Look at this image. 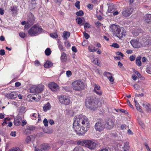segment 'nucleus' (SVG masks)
<instances>
[{"mask_svg": "<svg viewBox=\"0 0 151 151\" xmlns=\"http://www.w3.org/2000/svg\"><path fill=\"white\" fill-rule=\"evenodd\" d=\"M90 127V121L87 117L83 115L75 116L73 128L77 134L79 135L84 134Z\"/></svg>", "mask_w": 151, "mask_h": 151, "instance_id": "obj_1", "label": "nucleus"}, {"mask_svg": "<svg viewBox=\"0 0 151 151\" xmlns=\"http://www.w3.org/2000/svg\"><path fill=\"white\" fill-rule=\"evenodd\" d=\"M85 104L87 108L91 110H95L98 107L97 99L93 96L88 97Z\"/></svg>", "mask_w": 151, "mask_h": 151, "instance_id": "obj_2", "label": "nucleus"}, {"mask_svg": "<svg viewBox=\"0 0 151 151\" xmlns=\"http://www.w3.org/2000/svg\"><path fill=\"white\" fill-rule=\"evenodd\" d=\"M72 87L76 91H80L83 90L85 88V84L81 80H76L72 83Z\"/></svg>", "mask_w": 151, "mask_h": 151, "instance_id": "obj_3", "label": "nucleus"}, {"mask_svg": "<svg viewBox=\"0 0 151 151\" xmlns=\"http://www.w3.org/2000/svg\"><path fill=\"white\" fill-rule=\"evenodd\" d=\"M42 29L37 24L34 25L29 30V34L31 36L38 35L42 32Z\"/></svg>", "mask_w": 151, "mask_h": 151, "instance_id": "obj_4", "label": "nucleus"}, {"mask_svg": "<svg viewBox=\"0 0 151 151\" xmlns=\"http://www.w3.org/2000/svg\"><path fill=\"white\" fill-rule=\"evenodd\" d=\"M78 145L85 146L90 149H94L96 147V143L90 140H84L78 141Z\"/></svg>", "mask_w": 151, "mask_h": 151, "instance_id": "obj_5", "label": "nucleus"}, {"mask_svg": "<svg viewBox=\"0 0 151 151\" xmlns=\"http://www.w3.org/2000/svg\"><path fill=\"white\" fill-rule=\"evenodd\" d=\"M109 30L115 36L118 37L121 35V29L119 26L114 24H112L110 27Z\"/></svg>", "mask_w": 151, "mask_h": 151, "instance_id": "obj_6", "label": "nucleus"}, {"mask_svg": "<svg viewBox=\"0 0 151 151\" xmlns=\"http://www.w3.org/2000/svg\"><path fill=\"white\" fill-rule=\"evenodd\" d=\"M114 122L115 120L114 119L109 118L105 121V127L108 129H111L114 125Z\"/></svg>", "mask_w": 151, "mask_h": 151, "instance_id": "obj_7", "label": "nucleus"}, {"mask_svg": "<svg viewBox=\"0 0 151 151\" xmlns=\"http://www.w3.org/2000/svg\"><path fill=\"white\" fill-rule=\"evenodd\" d=\"M142 45L144 46H148L151 44V37L147 35L143 37L141 40Z\"/></svg>", "mask_w": 151, "mask_h": 151, "instance_id": "obj_8", "label": "nucleus"}, {"mask_svg": "<svg viewBox=\"0 0 151 151\" xmlns=\"http://www.w3.org/2000/svg\"><path fill=\"white\" fill-rule=\"evenodd\" d=\"M59 99L60 103L65 105H69L70 102L69 97L67 96H61L59 97Z\"/></svg>", "mask_w": 151, "mask_h": 151, "instance_id": "obj_9", "label": "nucleus"}, {"mask_svg": "<svg viewBox=\"0 0 151 151\" xmlns=\"http://www.w3.org/2000/svg\"><path fill=\"white\" fill-rule=\"evenodd\" d=\"M43 86L38 85L31 87L30 89V92L32 93H40L43 89Z\"/></svg>", "mask_w": 151, "mask_h": 151, "instance_id": "obj_10", "label": "nucleus"}, {"mask_svg": "<svg viewBox=\"0 0 151 151\" xmlns=\"http://www.w3.org/2000/svg\"><path fill=\"white\" fill-rule=\"evenodd\" d=\"M105 125L102 121L98 122L95 124V128L96 131L100 132L102 131L104 128Z\"/></svg>", "mask_w": 151, "mask_h": 151, "instance_id": "obj_11", "label": "nucleus"}, {"mask_svg": "<svg viewBox=\"0 0 151 151\" xmlns=\"http://www.w3.org/2000/svg\"><path fill=\"white\" fill-rule=\"evenodd\" d=\"M27 22L30 25H32L35 22V19L34 15L31 12L29 13L28 14Z\"/></svg>", "mask_w": 151, "mask_h": 151, "instance_id": "obj_12", "label": "nucleus"}, {"mask_svg": "<svg viewBox=\"0 0 151 151\" xmlns=\"http://www.w3.org/2000/svg\"><path fill=\"white\" fill-rule=\"evenodd\" d=\"M130 43L134 48H138L140 47L142 45L141 42H140L138 40L134 39L131 40Z\"/></svg>", "mask_w": 151, "mask_h": 151, "instance_id": "obj_13", "label": "nucleus"}, {"mask_svg": "<svg viewBox=\"0 0 151 151\" xmlns=\"http://www.w3.org/2000/svg\"><path fill=\"white\" fill-rule=\"evenodd\" d=\"M49 87L52 91L54 92L57 91L59 88V86L57 84L53 82L50 83Z\"/></svg>", "mask_w": 151, "mask_h": 151, "instance_id": "obj_14", "label": "nucleus"}, {"mask_svg": "<svg viewBox=\"0 0 151 151\" xmlns=\"http://www.w3.org/2000/svg\"><path fill=\"white\" fill-rule=\"evenodd\" d=\"M133 9L132 8H127L123 9L122 12V15L124 16H129L132 13Z\"/></svg>", "mask_w": 151, "mask_h": 151, "instance_id": "obj_15", "label": "nucleus"}, {"mask_svg": "<svg viewBox=\"0 0 151 151\" xmlns=\"http://www.w3.org/2000/svg\"><path fill=\"white\" fill-rule=\"evenodd\" d=\"M6 96L8 99H15L17 97V94L16 92H12L10 93H7Z\"/></svg>", "mask_w": 151, "mask_h": 151, "instance_id": "obj_16", "label": "nucleus"}, {"mask_svg": "<svg viewBox=\"0 0 151 151\" xmlns=\"http://www.w3.org/2000/svg\"><path fill=\"white\" fill-rule=\"evenodd\" d=\"M143 106L145 109L147 111H151V105L149 104L146 102H144L142 104Z\"/></svg>", "mask_w": 151, "mask_h": 151, "instance_id": "obj_17", "label": "nucleus"}, {"mask_svg": "<svg viewBox=\"0 0 151 151\" xmlns=\"http://www.w3.org/2000/svg\"><path fill=\"white\" fill-rule=\"evenodd\" d=\"M70 33L68 32L65 31L63 34L62 37L64 40H66L70 37Z\"/></svg>", "mask_w": 151, "mask_h": 151, "instance_id": "obj_18", "label": "nucleus"}, {"mask_svg": "<svg viewBox=\"0 0 151 151\" xmlns=\"http://www.w3.org/2000/svg\"><path fill=\"white\" fill-rule=\"evenodd\" d=\"M21 121L22 119L21 117H17V119H14V124L16 126H19L20 124Z\"/></svg>", "mask_w": 151, "mask_h": 151, "instance_id": "obj_19", "label": "nucleus"}, {"mask_svg": "<svg viewBox=\"0 0 151 151\" xmlns=\"http://www.w3.org/2000/svg\"><path fill=\"white\" fill-rule=\"evenodd\" d=\"M145 22L149 23L151 22V14H147L145 16Z\"/></svg>", "mask_w": 151, "mask_h": 151, "instance_id": "obj_20", "label": "nucleus"}, {"mask_svg": "<svg viewBox=\"0 0 151 151\" xmlns=\"http://www.w3.org/2000/svg\"><path fill=\"white\" fill-rule=\"evenodd\" d=\"M115 10L114 6L113 5H110L108 7V11L110 13H113Z\"/></svg>", "mask_w": 151, "mask_h": 151, "instance_id": "obj_21", "label": "nucleus"}, {"mask_svg": "<svg viewBox=\"0 0 151 151\" xmlns=\"http://www.w3.org/2000/svg\"><path fill=\"white\" fill-rule=\"evenodd\" d=\"M88 49L91 52H95L97 50L96 48L95 47L91 45L88 46Z\"/></svg>", "mask_w": 151, "mask_h": 151, "instance_id": "obj_22", "label": "nucleus"}, {"mask_svg": "<svg viewBox=\"0 0 151 151\" xmlns=\"http://www.w3.org/2000/svg\"><path fill=\"white\" fill-rule=\"evenodd\" d=\"M66 54L65 52H63L61 56V60L62 62H65L66 59Z\"/></svg>", "mask_w": 151, "mask_h": 151, "instance_id": "obj_23", "label": "nucleus"}, {"mask_svg": "<svg viewBox=\"0 0 151 151\" xmlns=\"http://www.w3.org/2000/svg\"><path fill=\"white\" fill-rule=\"evenodd\" d=\"M76 21L79 24V25H83V24L82 23L83 20L80 17L77 18L76 19Z\"/></svg>", "mask_w": 151, "mask_h": 151, "instance_id": "obj_24", "label": "nucleus"}, {"mask_svg": "<svg viewBox=\"0 0 151 151\" xmlns=\"http://www.w3.org/2000/svg\"><path fill=\"white\" fill-rule=\"evenodd\" d=\"M141 58V57H138L136 60V64L139 66H140L141 65V62L140 61Z\"/></svg>", "mask_w": 151, "mask_h": 151, "instance_id": "obj_25", "label": "nucleus"}, {"mask_svg": "<svg viewBox=\"0 0 151 151\" xmlns=\"http://www.w3.org/2000/svg\"><path fill=\"white\" fill-rule=\"evenodd\" d=\"M27 132H29V131H32L35 130V127L31 126H28L27 127Z\"/></svg>", "mask_w": 151, "mask_h": 151, "instance_id": "obj_26", "label": "nucleus"}, {"mask_svg": "<svg viewBox=\"0 0 151 151\" xmlns=\"http://www.w3.org/2000/svg\"><path fill=\"white\" fill-rule=\"evenodd\" d=\"M50 35L51 37L53 38H57L58 37V35L56 32L51 33L50 34Z\"/></svg>", "mask_w": 151, "mask_h": 151, "instance_id": "obj_27", "label": "nucleus"}, {"mask_svg": "<svg viewBox=\"0 0 151 151\" xmlns=\"http://www.w3.org/2000/svg\"><path fill=\"white\" fill-rule=\"evenodd\" d=\"M41 148L44 150L46 151L47 149V144H42L41 146Z\"/></svg>", "mask_w": 151, "mask_h": 151, "instance_id": "obj_28", "label": "nucleus"}, {"mask_svg": "<svg viewBox=\"0 0 151 151\" xmlns=\"http://www.w3.org/2000/svg\"><path fill=\"white\" fill-rule=\"evenodd\" d=\"M93 91L99 96H100L102 94V92L100 89L98 90H95V91Z\"/></svg>", "mask_w": 151, "mask_h": 151, "instance_id": "obj_29", "label": "nucleus"}, {"mask_svg": "<svg viewBox=\"0 0 151 151\" xmlns=\"http://www.w3.org/2000/svg\"><path fill=\"white\" fill-rule=\"evenodd\" d=\"M123 149L129 150V146L128 142H126L125 144V145L124 147H123Z\"/></svg>", "mask_w": 151, "mask_h": 151, "instance_id": "obj_30", "label": "nucleus"}, {"mask_svg": "<svg viewBox=\"0 0 151 151\" xmlns=\"http://www.w3.org/2000/svg\"><path fill=\"white\" fill-rule=\"evenodd\" d=\"M9 151H22V150L18 147H13L12 149L9 150Z\"/></svg>", "mask_w": 151, "mask_h": 151, "instance_id": "obj_31", "label": "nucleus"}, {"mask_svg": "<svg viewBox=\"0 0 151 151\" xmlns=\"http://www.w3.org/2000/svg\"><path fill=\"white\" fill-rule=\"evenodd\" d=\"M104 75L108 78L110 76L112 75V74L111 73L105 71L104 73Z\"/></svg>", "mask_w": 151, "mask_h": 151, "instance_id": "obj_32", "label": "nucleus"}, {"mask_svg": "<svg viewBox=\"0 0 151 151\" xmlns=\"http://www.w3.org/2000/svg\"><path fill=\"white\" fill-rule=\"evenodd\" d=\"M76 14L78 16H82L83 14V12L82 10H80L76 12Z\"/></svg>", "mask_w": 151, "mask_h": 151, "instance_id": "obj_33", "label": "nucleus"}, {"mask_svg": "<svg viewBox=\"0 0 151 151\" xmlns=\"http://www.w3.org/2000/svg\"><path fill=\"white\" fill-rule=\"evenodd\" d=\"M82 148L79 147H76L73 150V151H81Z\"/></svg>", "mask_w": 151, "mask_h": 151, "instance_id": "obj_34", "label": "nucleus"}, {"mask_svg": "<svg viewBox=\"0 0 151 151\" xmlns=\"http://www.w3.org/2000/svg\"><path fill=\"white\" fill-rule=\"evenodd\" d=\"M94 89L93 91H95V90H98L100 89V87L99 85H97L96 84L94 85Z\"/></svg>", "mask_w": 151, "mask_h": 151, "instance_id": "obj_35", "label": "nucleus"}, {"mask_svg": "<svg viewBox=\"0 0 151 151\" xmlns=\"http://www.w3.org/2000/svg\"><path fill=\"white\" fill-rule=\"evenodd\" d=\"M80 2L79 1H77L75 4V6L78 9H80Z\"/></svg>", "mask_w": 151, "mask_h": 151, "instance_id": "obj_36", "label": "nucleus"}, {"mask_svg": "<svg viewBox=\"0 0 151 151\" xmlns=\"http://www.w3.org/2000/svg\"><path fill=\"white\" fill-rule=\"evenodd\" d=\"M53 65V63L50 61L48 60V68H51Z\"/></svg>", "mask_w": 151, "mask_h": 151, "instance_id": "obj_37", "label": "nucleus"}, {"mask_svg": "<svg viewBox=\"0 0 151 151\" xmlns=\"http://www.w3.org/2000/svg\"><path fill=\"white\" fill-rule=\"evenodd\" d=\"M19 35L20 37L23 38L25 37L26 36V35L23 32H20Z\"/></svg>", "mask_w": 151, "mask_h": 151, "instance_id": "obj_38", "label": "nucleus"}, {"mask_svg": "<svg viewBox=\"0 0 151 151\" xmlns=\"http://www.w3.org/2000/svg\"><path fill=\"white\" fill-rule=\"evenodd\" d=\"M137 33L136 34V36H137L140 33H143L144 31L141 29H137Z\"/></svg>", "mask_w": 151, "mask_h": 151, "instance_id": "obj_39", "label": "nucleus"}, {"mask_svg": "<svg viewBox=\"0 0 151 151\" xmlns=\"http://www.w3.org/2000/svg\"><path fill=\"white\" fill-rule=\"evenodd\" d=\"M90 25L88 23L86 22L85 24L84 28L85 29L86 28H90Z\"/></svg>", "mask_w": 151, "mask_h": 151, "instance_id": "obj_40", "label": "nucleus"}, {"mask_svg": "<svg viewBox=\"0 0 151 151\" xmlns=\"http://www.w3.org/2000/svg\"><path fill=\"white\" fill-rule=\"evenodd\" d=\"M111 46L117 48L119 47V45L116 43H113L111 45Z\"/></svg>", "mask_w": 151, "mask_h": 151, "instance_id": "obj_41", "label": "nucleus"}, {"mask_svg": "<svg viewBox=\"0 0 151 151\" xmlns=\"http://www.w3.org/2000/svg\"><path fill=\"white\" fill-rule=\"evenodd\" d=\"M25 141L27 143H29L31 141V137L29 136H27L26 139Z\"/></svg>", "mask_w": 151, "mask_h": 151, "instance_id": "obj_42", "label": "nucleus"}, {"mask_svg": "<svg viewBox=\"0 0 151 151\" xmlns=\"http://www.w3.org/2000/svg\"><path fill=\"white\" fill-rule=\"evenodd\" d=\"M66 73V76L68 77H70L72 75V73L71 71L70 70L67 71Z\"/></svg>", "mask_w": 151, "mask_h": 151, "instance_id": "obj_43", "label": "nucleus"}, {"mask_svg": "<svg viewBox=\"0 0 151 151\" xmlns=\"http://www.w3.org/2000/svg\"><path fill=\"white\" fill-rule=\"evenodd\" d=\"M83 34L85 38L86 39H88L90 37L88 33H86L85 32H83Z\"/></svg>", "mask_w": 151, "mask_h": 151, "instance_id": "obj_44", "label": "nucleus"}, {"mask_svg": "<svg viewBox=\"0 0 151 151\" xmlns=\"http://www.w3.org/2000/svg\"><path fill=\"white\" fill-rule=\"evenodd\" d=\"M25 109V107L24 106L20 107V112L21 113H24V110Z\"/></svg>", "mask_w": 151, "mask_h": 151, "instance_id": "obj_45", "label": "nucleus"}, {"mask_svg": "<svg viewBox=\"0 0 151 151\" xmlns=\"http://www.w3.org/2000/svg\"><path fill=\"white\" fill-rule=\"evenodd\" d=\"M121 35L118 36V37H123L124 36H125L126 35V31L125 30H123L122 32L120 33Z\"/></svg>", "mask_w": 151, "mask_h": 151, "instance_id": "obj_46", "label": "nucleus"}, {"mask_svg": "<svg viewBox=\"0 0 151 151\" xmlns=\"http://www.w3.org/2000/svg\"><path fill=\"white\" fill-rule=\"evenodd\" d=\"M95 24L96 25V27L97 28H98L100 27H101V25L102 24L100 22L98 21L96 22L95 23Z\"/></svg>", "mask_w": 151, "mask_h": 151, "instance_id": "obj_47", "label": "nucleus"}, {"mask_svg": "<svg viewBox=\"0 0 151 151\" xmlns=\"http://www.w3.org/2000/svg\"><path fill=\"white\" fill-rule=\"evenodd\" d=\"M108 79L111 82H113L114 81V79L112 77V75L110 76V77H109Z\"/></svg>", "mask_w": 151, "mask_h": 151, "instance_id": "obj_48", "label": "nucleus"}, {"mask_svg": "<svg viewBox=\"0 0 151 151\" xmlns=\"http://www.w3.org/2000/svg\"><path fill=\"white\" fill-rule=\"evenodd\" d=\"M147 72L148 73L151 74V66L148 67L147 68Z\"/></svg>", "mask_w": 151, "mask_h": 151, "instance_id": "obj_49", "label": "nucleus"}, {"mask_svg": "<svg viewBox=\"0 0 151 151\" xmlns=\"http://www.w3.org/2000/svg\"><path fill=\"white\" fill-rule=\"evenodd\" d=\"M5 54V52L4 50L3 49H1L0 50V55H4Z\"/></svg>", "mask_w": 151, "mask_h": 151, "instance_id": "obj_50", "label": "nucleus"}, {"mask_svg": "<svg viewBox=\"0 0 151 151\" xmlns=\"http://www.w3.org/2000/svg\"><path fill=\"white\" fill-rule=\"evenodd\" d=\"M95 64H98V62L97 59L96 58H94L92 61Z\"/></svg>", "mask_w": 151, "mask_h": 151, "instance_id": "obj_51", "label": "nucleus"}, {"mask_svg": "<svg viewBox=\"0 0 151 151\" xmlns=\"http://www.w3.org/2000/svg\"><path fill=\"white\" fill-rule=\"evenodd\" d=\"M135 59V56L133 55L129 57V60L131 61H134Z\"/></svg>", "mask_w": 151, "mask_h": 151, "instance_id": "obj_52", "label": "nucleus"}, {"mask_svg": "<svg viewBox=\"0 0 151 151\" xmlns=\"http://www.w3.org/2000/svg\"><path fill=\"white\" fill-rule=\"evenodd\" d=\"M35 65L37 66H39L40 65V62L38 60H36L34 62Z\"/></svg>", "mask_w": 151, "mask_h": 151, "instance_id": "obj_53", "label": "nucleus"}, {"mask_svg": "<svg viewBox=\"0 0 151 151\" xmlns=\"http://www.w3.org/2000/svg\"><path fill=\"white\" fill-rule=\"evenodd\" d=\"M119 110L121 112L124 113L126 114H127L128 113L127 111L124 109H119Z\"/></svg>", "mask_w": 151, "mask_h": 151, "instance_id": "obj_54", "label": "nucleus"}, {"mask_svg": "<svg viewBox=\"0 0 151 151\" xmlns=\"http://www.w3.org/2000/svg\"><path fill=\"white\" fill-rule=\"evenodd\" d=\"M43 123L45 127H47V119L45 118L43 121Z\"/></svg>", "mask_w": 151, "mask_h": 151, "instance_id": "obj_55", "label": "nucleus"}, {"mask_svg": "<svg viewBox=\"0 0 151 151\" xmlns=\"http://www.w3.org/2000/svg\"><path fill=\"white\" fill-rule=\"evenodd\" d=\"M32 96L31 95H29L27 96V99H29V101H32Z\"/></svg>", "mask_w": 151, "mask_h": 151, "instance_id": "obj_56", "label": "nucleus"}, {"mask_svg": "<svg viewBox=\"0 0 151 151\" xmlns=\"http://www.w3.org/2000/svg\"><path fill=\"white\" fill-rule=\"evenodd\" d=\"M58 47H59V49L62 51H63V46H62V45H61L60 44H59V45H58Z\"/></svg>", "mask_w": 151, "mask_h": 151, "instance_id": "obj_57", "label": "nucleus"}, {"mask_svg": "<svg viewBox=\"0 0 151 151\" xmlns=\"http://www.w3.org/2000/svg\"><path fill=\"white\" fill-rule=\"evenodd\" d=\"M47 104H46L43 107V109L45 111H47Z\"/></svg>", "mask_w": 151, "mask_h": 151, "instance_id": "obj_58", "label": "nucleus"}, {"mask_svg": "<svg viewBox=\"0 0 151 151\" xmlns=\"http://www.w3.org/2000/svg\"><path fill=\"white\" fill-rule=\"evenodd\" d=\"M10 135L13 137H15L16 136V132H11L10 134Z\"/></svg>", "mask_w": 151, "mask_h": 151, "instance_id": "obj_59", "label": "nucleus"}, {"mask_svg": "<svg viewBox=\"0 0 151 151\" xmlns=\"http://www.w3.org/2000/svg\"><path fill=\"white\" fill-rule=\"evenodd\" d=\"M87 7L89 9H92L93 8V5L91 4H89L87 6Z\"/></svg>", "mask_w": 151, "mask_h": 151, "instance_id": "obj_60", "label": "nucleus"}, {"mask_svg": "<svg viewBox=\"0 0 151 151\" xmlns=\"http://www.w3.org/2000/svg\"><path fill=\"white\" fill-rule=\"evenodd\" d=\"M65 45L67 47H70V44L68 41H67L65 42Z\"/></svg>", "mask_w": 151, "mask_h": 151, "instance_id": "obj_61", "label": "nucleus"}, {"mask_svg": "<svg viewBox=\"0 0 151 151\" xmlns=\"http://www.w3.org/2000/svg\"><path fill=\"white\" fill-rule=\"evenodd\" d=\"M21 85V83L19 82H16L15 83V86L18 87Z\"/></svg>", "mask_w": 151, "mask_h": 151, "instance_id": "obj_62", "label": "nucleus"}, {"mask_svg": "<svg viewBox=\"0 0 151 151\" xmlns=\"http://www.w3.org/2000/svg\"><path fill=\"white\" fill-rule=\"evenodd\" d=\"M72 50L73 52H77V50L75 46H73L72 47Z\"/></svg>", "mask_w": 151, "mask_h": 151, "instance_id": "obj_63", "label": "nucleus"}, {"mask_svg": "<svg viewBox=\"0 0 151 151\" xmlns=\"http://www.w3.org/2000/svg\"><path fill=\"white\" fill-rule=\"evenodd\" d=\"M132 78L134 81L136 80L137 78V76L135 75H133L132 76Z\"/></svg>", "mask_w": 151, "mask_h": 151, "instance_id": "obj_64", "label": "nucleus"}]
</instances>
